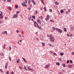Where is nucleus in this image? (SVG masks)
Wrapping results in <instances>:
<instances>
[{"label":"nucleus","mask_w":74,"mask_h":74,"mask_svg":"<svg viewBox=\"0 0 74 74\" xmlns=\"http://www.w3.org/2000/svg\"><path fill=\"white\" fill-rule=\"evenodd\" d=\"M16 32L18 33H19V31H18V30H17Z\"/></svg>","instance_id":"58"},{"label":"nucleus","mask_w":74,"mask_h":74,"mask_svg":"<svg viewBox=\"0 0 74 74\" xmlns=\"http://www.w3.org/2000/svg\"><path fill=\"white\" fill-rule=\"evenodd\" d=\"M15 8H18V5H15Z\"/></svg>","instance_id":"29"},{"label":"nucleus","mask_w":74,"mask_h":74,"mask_svg":"<svg viewBox=\"0 0 74 74\" xmlns=\"http://www.w3.org/2000/svg\"><path fill=\"white\" fill-rule=\"evenodd\" d=\"M49 45V46H52V45L50 44H48Z\"/></svg>","instance_id":"45"},{"label":"nucleus","mask_w":74,"mask_h":74,"mask_svg":"<svg viewBox=\"0 0 74 74\" xmlns=\"http://www.w3.org/2000/svg\"><path fill=\"white\" fill-rule=\"evenodd\" d=\"M72 55H74V52H72Z\"/></svg>","instance_id":"62"},{"label":"nucleus","mask_w":74,"mask_h":74,"mask_svg":"<svg viewBox=\"0 0 74 74\" xmlns=\"http://www.w3.org/2000/svg\"><path fill=\"white\" fill-rule=\"evenodd\" d=\"M53 55H56V53H53Z\"/></svg>","instance_id":"42"},{"label":"nucleus","mask_w":74,"mask_h":74,"mask_svg":"<svg viewBox=\"0 0 74 74\" xmlns=\"http://www.w3.org/2000/svg\"><path fill=\"white\" fill-rule=\"evenodd\" d=\"M42 47H44L45 46V43H44L42 42Z\"/></svg>","instance_id":"13"},{"label":"nucleus","mask_w":74,"mask_h":74,"mask_svg":"<svg viewBox=\"0 0 74 74\" xmlns=\"http://www.w3.org/2000/svg\"><path fill=\"white\" fill-rule=\"evenodd\" d=\"M67 36L68 37H69V36H70V35H69V34H67Z\"/></svg>","instance_id":"51"},{"label":"nucleus","mask_w":74,"mask_h":74,"mask_svg":"<svg viewBox=\"0 0 74 74\" xmlns=\"http://www.w3.org/2000/svg\"><path fill=\"white\" fill-rule=\"evenodd\" d=\"M43 9H44L45 11L46 12L47 11V9H46V7H44L43 8Z\"/></svg>","instance_id":"14"},{"label":"nucleus","mask_w":74,"mask_h":74,"mask_svg":"<svg viewBox=\"0 0 74 74\" xmlns=\"http://www.w3.org/2000/svg\"><path fill=\"white\" fill-rule=\"evenodd\" d=\"M36 22L38 23H40V20L39 19H37L36 20Z\"/></svg>","instance_id":"7"},{"label":"nucleus","mask_w":74,"mask_h":74,"mask_svg":"<svg viewBox=\"0 0 74 74\" xmlns=\"http://www.w3.org/2000/svg\"><path fill=\"white\" fill-rule=\"evenodd\" d=\"M49 64H48V65H46L45 67V69H48L49 67Z\"/></svg>","instance_id":"4"},{"label":"nucleus","mask_w":74,"mask_h":74,"mask_svg":"<svg viewBox=\"0 0 74 74\" xmlns=\"http://www.w3.org/2000/svg\"><path fill=\"white\" fill-rule=\"evenodd\" d=\"M24 68L25 69V70H26V71H28L27 69H26V66H24Z\"/></svg>","instance_id":"21"},{"label":"nucleus","mask_w":74,"mask_h":74,"mask_svg":"<svg viewBox=\"0 0 74 74\" xmlns=\"http://www.w3.org/2000/svg\"><path fill=\"white\" fill-rule=\"evenodd\" d=\"M1 73H3V70L1 69Z\"/></svg>","instance_id":"63"},{"label":"nucleus","mask_w":74,"mask_h":74,"mask_svg":"<svg viewBox=\"0 0 74 74\" xmlns=\"http://www.w3.org/2000/svg\"><path fill=\"white\" fill-rule=\"evenodd\" d=\"M32 3L34 5H36V2H35V1H34L33 2H32Z\"/></svg>","instance_id":"24"},{"label":"nucleus","mask_w":74,"mask_h":74,"mask_svg":"<svg viewBox=\"0 0 74 74\" xmlns=\"http://www.w3.org/2000/svg\"><path fill=\"white\" fill-rule=\"evenodd\" d=\"M7 31H5L3 32V34H7Z\"/></svg>","instance_id":"10"},{"label":"nucleus","mask_w":74,"mask_h":74,"mask_svg":"<svg viewBox=\"0 0 74 74\" xmlns=\"http://www.w3.org/2000/svg\"><path fill=\"white\" fill-rule=\"evenodd\" d=\"M50 40L51 42H54V41L55 40V39H54V38L53 36H52L50 38Z\"/></svg>","instance_id":"2"},{"label":"nucleus","mask_w":74,"mask_h":74,"mask_svg":"<svg viewBox=\"0 0 74 74\" xmlns=\"http://www.w3.org/2000/svg\"><path fill=\"white\" fill-rule=\"evenodd\" d=\"M31 21H34V20L32 18Z\"/></svg>","instance_id":"53"},{"label":"nucleus","mask_w":74,"mask_h":74,"mask_svg":"<svg viewBox=\"0 0 74 74\" xmlns=\"http://www.w3.org/2000/svg\"><path fill=\"white\" fill-rule=\"evenodd\" d=\"M72 67V66L71 65H68V67H69V68H71V67Z\"/></svg>","instance_id":"19"},{"label":"nucleus","mask_w":74,"mask_h":74,"mask_svg":"<svg viewBox=\"0 0 74 74\" xmlns=\"http://www.w3.org/2000/svg\"><path fill=\"white\" fill-rule=\"evenodd\" d=\"M60 55H61V56H63V53H60Z\"/></svg>","instance_id":"32"},{"label":"nucleus","mask_w":74,"mask_h":74,"mask_svg":"<svg viewBox=\"0 0 74 74\" xmlns=\"http://www.w3.org/2000/svg\"><path fill=\"white\" fill-rule=\"evenodd\" d=\"M14 74V72H12L11 73H10V74Z\"/></svg>","instance_id":"35"},{"label":"nucleus","mask_w":74,"mask_h":74,"mask_svg":"<svg viewBox=\"0 0 74 74\" xmlns=\"http://www.w3.org/2000/svg\"><path fill=\"white\" fill-rule=\"evenodd\" d=\"M40 18H42V19H43V17L42 16H40Z\"/></svg>","instance_id":"56"},{"label":"nucleus","mask_w":74,"mask_h":74,"mask_svg":"<svg viewBox=\"0 0 74 74\" xmlns=\"http://www.w3.org/2000/svg\"><path fill=\"white\" fill-rule=\"evenodd\" d=\"M35 12H36V14H37V11H36Z\"/></svg>","instance_id":"54"},{"label":"nucleus","mask_w":74,"mask_h":74,"mask_svg":"<svg viewBox=\"0 0 74 74\" xmlns=\"http://www.w3.org/2000/svg\"><path fill=\"white\" fill-rule=\"evenodd\" d=\"M52 29H53V30H55V28L54 27H52Z\"/></svg>","instance_id":"33"},{"label":"nucleus","mask_w":74,"mask_h":74,"mask_svg":"<svg viewBox=\"0 0 74 74\" xmlns=\"http://www.w3.org/2000/svg\"><path fill=\"white\" fill-rule=\"evenodd\" d=\"M49 19V15H47V17L46 18V21H47V20H48Z\"/></svg>","instance_id":"6"},{"label":"nucleus","mask_w":74,"mask_h":74,"mask_svg":"<svg viewBox=\"0 0 74 74\" xmlns=\"http://www.w3.org/2000/svg\"><path fill=\"white\" fill-rule=\"evenodd\" d=\"M70 62L71 63H73V61H72L71 60H70Z\"/></svg>","instance_id":"43"},{"label":"nucleus","mask_w":74,"mask_h":74,"mask_svg":"<svg viewBox=\"0 0 74 74\" xmlns=\"http://www.w3.org/2000/svg\"><path fill=\"white\" fill-rule=\"evenodd\" d=\"M24 62H26V59H25L24 60Z\"/></svg>","instance_id":"50"},{"label":"nucleus","mask_w":74,"mask_h":74,"mask_svg":"<svg viewBox=\"0 0 74 74\" xmlns=\"http://www.w3.org/2000/svg\"><path fill=\"white\" fill-rule=\"evenodd\" d=\"M56 30L57 31H58V32H59V33H62V30H61V29H60L56 28Z\"/></svg>","instance_id":"3"},{"label":"nucleus","mask_w":74,"mask_h":74,"mask_svg":"<svg viewBox=\"0 0 74 74\" xmlns=\"http://www.w3.org/2000/svg\"><path fill=\"white\" fill-rule=\"evenodd\" d=\"M0 19H2V18H3V16H0Z\"/></svg>","instance_id":"27"},{"label":"nucleus","mask_w":74,"mask_h":74,"mask_svg":"<svg viewBox=\"0 0 74 74\" xmlns=\"http://www.w3.org/2000/svg\"><path fill=\"white\" fill-rule=\"evenodd\" d=\"M64 32H67V29H66V28H64Z\"/></svg>","instance_id":"16"},{"label":"nucleus","mask_w":74,"mask_h":74,"mask_svg":"<svg viewBox=\"0 0 74 74\" xmlns=\"http://www.w3.org/2000/svg\"><path fill=\"white\" fill-rule=\"evenodd\" d=\"M21 4L22 5V6H23V7H27V5L25 4H24L23 3H22Z\"/></svg>","instance_id":"8"},{"label":"nucleus","mask_w":74,"mask_h":74,"mask_svg":"<svg viewBox=\"0 0 74 74\" xmlns=\"http://www.w3.org/2000/svg\"><path fill=\"white\" fill-rule=\"evenodd\" d=\"M66 14H68V12L66 11Z\"/></svg>","instance_id":"48"},{"label":"nucleus","mask_w":74,"mask_h":74,"mask_svg":"<svg viewBox=\"0 0 74 74\" xmlns=\"http://www.w3.org/2000/svg\"><path fill=\"white\" fill-rule=\"evenodd\" d=\"M50 21L51 22H53V21L52 20H50Z\"/></svg>","instance_id":"34"},{"label":"nucleus","mask_w":74,"mask_h":74,"mask_svg":"<svg viewBox=\"0 0 74 74\" xmlns=\"http://www.w3.org/2000/svg\"><path fill=\"white\" fill-rule=\"evenodd\" d=\"M41 2H42V3L43 4H44V2L43 1V0H41Z\"/></svg>","instance_id":"37"},{"label":"nucleus","mask_w":74,"mask_h":74,"mask_svg":"<svg viewBox=\"0 0 74 74\" xmlns=\"http://www.w3.org/2000/svg\"><path fill=\"white\" fill-rule=\"evenodd\" d=\"M19 68H20V69H22V68L20 66H19Z\"/></svg>","instance_id":"57"},{"label":"nucleus","mask_w":74,"mask_h":74,"mask_svg":"<svg viewBox=\"0 0 74 74\" xmlns=\"http://www.w3.org/2000/svg\"><path fill=\"white\" fill-rule=\"evenodd\" d=\"M20 60H19V59H18V60H17V63H19V61Z\"/></svg>","instance_id":"26"},{"label":"nucleus","mask_w":74,"mask_h":74,"mask_svg":"<svg viewBox=\"0 0 74 74\" xmlns=\"http://www.w3.org/2000/svg\"><path fill=\"white\" fill-rule=\"evenodd\" d=\"M33 23H34V25L35 27H37L39 29H41V28H42L41 27V26L39 27V25H38V23H37V22L34 21H33Z\"/></svg>","instance_id":"1"},{"label":"nucleus","mask_w":74,"mask_h":74,"mask_svg":"<svg viewBox=\"0 0 74 74\" xmlns=\"http://www.w3.org/2000/svg\"><path fill=\"white\" fill-rule=\"evenodd\" d=\"M27 0H25V2H24V3H27Z\"/></svg>","instance_id":"36"},{"label":"nucleus","mask_w":74,"mask_h":74,"mask_svg":"<svg viewBox=\"0 0 74 74\" xmlns=\"http://www.w3.org/2000/svg\"><path fill=\"white\" fill-rule=\"evenodd\" d=\"M7 2H9L10 1V0H8L7 1Z\"/></svg>","instance_id":"61"},{"label":"nucleus","mask_w":74,"mask_h":74,"mask_svg":"<svg viewBox=\"0 0 74 74\" xmlns=\"http://www.w3.org/2000/svg\"><path fill=\"white\" fill-rule=\"evenodd\" d=\"M6 74H9V72H8V71L6 72Z\"/></svg>","instance_id":"46"},{"label":"nucleus","mask_w":74,"mask_h":74,"mask_svg":"<svg viewBox=\"0 0 74 74\" xmlns=\"http://www.w3.org/2000/svg\"><path fill=\"white\" fill-rule=\"evenodd\" d=\"M7 66H8V63H6V64L5 65V68L6 69H7Z\"/></svg>","instance_id":"12"},{"label":"nucleus","mask_w":74,"mask_h":74,"mask_svg":"<svg viewBox=\"0 0 74 74\" xmlns=\"http://www.w3.org/2000/svg\"><path fill=\"white\" fill-rule=\"evenodd\" d=\"M50 10V12H52V10L51 9H49Z\"/></svg>","instance_id":"31"},{"label":"nucleus","mask_w":74,"mask_h":74,"mask_svg":"<svg viewBox=\"0 0 74 74\" xmlns=\"http://www.w3.org/2000/svg\"><path fill=\"white\" fill-rule=\"evenodd\" d=\"M62 64L63 65V67H66V65H65V64Z\"/></svg>","instance_id":"18"},{"label":"nucleus","mask_w":74,"mask_h":74,"mask_svg":"<svg viewBox=\"0 0 74 74\" xmlns=\"http://www.w3.org/2000/svg\"><path fill=\"white\" fill-rule=\"evenodd\" d=\"M31 9V8H28V10H30V9Z\"/></svg>","instance_id":"59"},{"label":"nucleus","mask_w":74,"mask_h":74,"mask_svg":"<svg viewBox=\"0 0 74 74\" xmlns=\"http://www.w3.org/2000/svg\"><path fill=\"white\" fill-rule=\"evenodd\" d=\"M70 10H71V9H69L68 10V12H70Z\"/></svg>","instance_id":"38"},{"label":"nucleus","mask_w":74,"mask_h":74,"mask_svg":"<svg viewBox=\"0 0 74 74\" xmlns=\"http://www.w3.org/2000/svg\"><path fill=\"white\" fill-rule=\"evenodd\" d=\"M49 37H52V35L50 34V35H49Z\"/></svg>","instance_id":"41"},{"label":"nucleus","mask_w":74,"mask_h":74,"mask_svg":"<svg viewBox=\"0 0 74 74\" xmlns=\"http://www.w3.org/2000/svg\"><path fill=\"white\" fill-rule=\"evenodd\" d=\"M58 59L60 60V61H61V60H62V59H61V58H58Z\"/></svg>","instance_id":"40"},{"label":"nucleus","mask_w":74,"mask_h":74,"mask_svg":"<svg viewBox=\"0 0 74 74\" xmlns=\"http://www.w3.org/2000/svg\"><path fill=\"white\" fill-rule=\"evenodd\" d=\"M40 25H41V26H44V23H40Z\"/></svg>","instance_id":"9"},{"label":"nucleus","mask_w":74,"mask_h":74,"mask_svg":"<svg viewBox=\"0 0 74 74\" xmlns=\"http://www.w3.org/2000/svg\"><path fill=\"white\" fill-rule=\"evenodd\" d=\"M22 59L23 60H25V58H24L23 57L22 58Z\"/></svg>","instance_id":"49"},{"label":"nucleus","mask_w":74,"mask_h":74,"mask_svg":"<svg viewBox=\"0 0 74 74\" xmlns=\"http://www.w3.org/2000/svg\"><path fill=\"white\" fill-rule=\"evenodd\" d=\"M67 63H69V60H67Z\"/></svg>","instance_id":"44"},{"label":"nucleus","mask_w":74,"mask_h":74,"mask_svg":"<svg viewBox=\"0 0 74 74\" xmlns=\"http://www.w3.org/2000/svg\"><path fill=\"white\" fill-rule=\"evenodd\" d=\"M18 36H19V37H21V35L19 34V35H18Z\"/></svg>","instance_id":"47"},{"label":"nucleus","mask_w":74,"mask_h":74,"mask_svg":"<svg viewBox=\"0 0 74 74\" xmlns=\"http://www.w3.org/2000/svg\"><path fill=\"white\" fill-rule=\"evenodd\" d=\"M30 0H29L28 1V3L29 4H30Z\"/></svg>","instance_id":"23"},{"label":"nucleus","mask_w":74,"mask_h":74,"mask_svg":"<svg viewBox=\"0 0 74 74\" xmlns=\"http://www.w3.org/2000/svg\"><path fill=\"white\" fill-rule=\"evenodd\" d=\"M0 55H1V56H3V53H1L0 54Z\"/></svg>","instance_id":"30"},{"label":"nucleus","mask_w":74,"mask_h":74,"mask_svg":"<svg viewBox=\"0 0 74 74\" xmlns=\"http://www.w3.org/2000/svg\"><path fill=\"white\" fill-rule=\"evenodd\" d=\"M32 18V17H30V18H29L28 19H29V21H30V19H31V18Z\"/></svg>","instance_id":"28"},{"label":"nucleus","mask_w":74,"mask_h":74,"mask_svg":"<svg viewBox=\"0 0 74 74\" xmlns=\"http://www.w3.org/2000/svg\"><path fill=\"white\" fill-rule=\"evenodd\" d=\"M73 36V34H71L70 35V36Z\"/></svg>","instance_id":"60"},{"label":"nucleus","mask_w":74,"mask_h":74,"mask_svg":"<svg viewBox=\"0 0 74 74\" xmlns=\"http://www.w3.org/2000/svg\"><path fill=\"white\" fill-rule=\"evenodd\" d=\"M12 9V8H11L10 7V10H11Z\"/></svg>","instance_id":"52"},{"label":"nucleus","mask_w":74,"mask_h":74,"mask_svg":"<svg viewBox=\"0 0 74 74\" xmlns=\"http://www.w3.org/2000/svg\"><path fill=\"white\" fill-rule=\"evenodd\" d=\"M29 6L30 7H32V5H29Z\"/></svg>","instance_id":"64"},{"label":"nucleus","mask_w":74,"mask_h":74,"mask_svg":"<svg viewBox=\"0 0 74 74\" xmlns=\"http://www.w3.org/2000/svg\"><path fill=\"white\" fill-rule=\"evenodd\" d=\"M31 1L32 3H33L34 1V0H31Z\"/></svg>","instance_id":"39"},{"label":"nucleus","mask_w":74,"mask_h":74,"mask_svg":"<svg viewBox=\"0 0 74 74\" xmlns=\"http://www.w3.org/2000/svg\"><path fill=\"white\" fill-rule=\"evenodd\" d=\"M27 69L28 70H33V69L32 68H30L29 67H27Z\"/></svg>","instance_id":"11"},{"label":"nucleus","mask_w":74,"mask_h":74,"mask_svg":"<svg viewBox=\"0 0 74 74\" xmlns=\"http://www.w3.org/2000/svg\"><path fill=\"white\" fill-rule=\"evenodd\" d=\"M55 3L56 5H59V2L58 3L57 2H55Z\"/></svg>","instance_id":"15"},{"label":"nucleus","mask_w":74,"mask_h":74,"mask_svg":"<svg viewBox=\"0 0 74 74\" xmlns=\"http://www.w3.org/2000/svg\"><path fill=\"white\" fill-rule=\"evenodd\" d=\"M19 12H20L19 11H17L16 12V14L18 15V14L19 13Z\"/></svg>","instance_id":"20"},{"label":"nucleus","mask_w":74,"mask_h":74,"mask_svg":"<svg viewBox=\"0 0 74 74\" xmlns=\"http://www.w3.org/2000/svg\"><path fill=\"white\" fill-rule=\"evenodd\" d=\"M56 65H57V66H59L60 65V64H59V62H56Z\"/></svg>","instance_id":"17"},{"label":"nucleus","mask_w":74,"mask_h":74,"mask_svg":"<svg viewBox=\"0 0 74 74\" xmlns=\"http://www.w3.org/2000/svg\"><path fill=\"white\" fill-rule=\"evenodd\" d=\"M3 15V14H0V16H1Z\"/></svg>","instance_id":"55"},{"label":"nucleus","mask_w":74,"mask_h":74,"mask_svg":"<svg viewBox=\"0 0 74 74\" xmlns=\"http://www.w3.org/2000/svg\"><path fill=\"white\" fill-rule=\"evenodd\" d=\"M13 18H16L18 17V15L17 14H14L13 16Z\"/></svg>","instance_id":"5"},{"label":"nucleus","mask_w":74,"mask_h":74,"mask_svg":"<svg viewBox=\"0 0 74 74\" xmlns=\"http://www.w3.org/2000/svg\"><path fill=\"white\" fill-rule=\"evenodd\" d=\"M32 18H33L34 19H35V16H32Z\"/></svg>","instance_id":"25"},{"label":"nucleus","mask_w":74,"mask_h":74,"mask_svg":"<svg viewBox=\"0 0 74 74\" xmlns=\"http://www.w3.org/2000/svg\"><path fill=\"white\" fill-rule=\"evenodd\" d=\"M60 12H61V13H63V12H64V11H63V10H61V11H60Z\"/></svg>","instance_id":"22"}]
</instances>
